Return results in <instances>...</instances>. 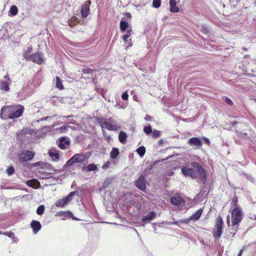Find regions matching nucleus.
I'll use <instances>...</instances> for the list:
<instances>
[{
  "instance_id": "56",
  "label": "nucleus",
  "mask_w": 256,
  "mask_h": 256,
  "mask_svg": "<svg viewBox=\"0 0 256 256\" xmlns=\"http://www.w3.org/2000/svg\"><path fill=\"white\" fill-rule=\"evenodd\" d=\"M140 207V204L138 203V210Z\"/></svg>"
},
{
  "instance_id": "13",
  "label": "nucleus",
  "mask_w": 256,
  "mask_h": 256,
  "mask_svg": "<svg viewBox=\"0 0 256 256\" xmlns=\"http://www.w3.org/2000/svg\"><path fill=\"white\" fill-rule=\"evenodd\" d=\"M4 79V81H0V89L2 90L8 91L9 90V85L10 83L8 76H5Z\"/></svg>"
},
{
  "instance_id": "30",
  "label": "nucleus",
  "mask_w": 256,
  "mask_h": 256,
  "mask_svg": "<svg viewBox=\"0 0 256 256\" xmlns=\"http://www.w3.org/2000/svg\"><path fill=\"white\" fill-rule=\"evenodd\" d=\"M86 170L88 172L98 170L97 166L94 164H90L87 166Z\"/></svg>"
},
{
  "instance_id": "20",
  "label": "nucleus",
  "mask_w": 256,
  "mask_h": 256,
  "mask_svg": "<svg viewBox=\"0 0 256 256\" xmlns=\"http://www.w3.org/2000/svg\"><path fill=\"white\" fill-rule=\"evenodd\" d=\"M130 28L128 22L122 20H121L120 22V30L122 32H123L126 31V30H128Z\"/></svg>"
},
{
  "instance_id": "42",
  "label": "nucleus",
  "mask_w": 256,
  "mask_h": 256,
  "mask_svg": "<svg viewBox=\"0 0 256 256\" xmlns=\"http://www.w3.org/2000/svg\"><path fill=\"white\" fill-rule=\"evenodd\" d=\"M152 136L154 138H158L160 136V132L158 130H154L152 132Z\"/></svg>"
},
{
  "instance_id": "8",
  "label": "nucleus",
  "mask_w": 256,
  "mask_h": 256,
  "mask_svg": "<svg viewBox=\"0 0 256 256\" xmlns=\"http://www.w3.org/2000/svg\"><path fill=\"white\" fill-rule=\"evenodd\" d=\"M0 117L3 120L12 119L11 106H3L2 108Z\"/></svg>"
},
{
  "instance_id": "9",
  "label": "nucleus",
  "mask_w": 256,
  "mask_h": 256,
  "mask_svg": "<svg viewBox=\"0 0 256 256\" xmlns=\"http://www.w3.org/2000/svg\"><path fill=\"white\" fill-rule=\"evenodd\" d=\"M170 201L173 204L178 206L180 209H182L184 206V200L179 195H176L171 198Z\"/></svg>"
},
{
  "instance_id": "18",
  "label": "nucleus",
  "mask_w": 256,
  "mask_h": 256,
  "mask_svg": "<svg viewBox=\"0 0 256 256\" xmlns=\"http://www.w3.org/2000/svg\"><path fill=\"white\" fill-rule=\"evenodd\" d=\"M170 12L175 13L179 12V8L176 6V0H170Z\"/></svg>"
},
{
  "instance_id": "47",
  "label": "nucleus",
  "mask_w": 256,
  "mask_h": 256,
  "mask_svg": "<svg viewBox=\"0 0 256 256\" xmlns=\"http://www.w3.org/2000/svg\"><path fill=\"white\" fill-rule=\"evenodd\" d=\"M151 119H152L151 116H150L148 114L146 115L144 118V120L147 121H150L151 120Z\"/></svg>"
},
{
  "instance_id": "22",
  "label": "nucleus",
  "mask_w": 256,
  "mask_h": 256,
  "mask_svg": "<svg viewBox=\"0 0 256 256\" xmlns=\"http://www.w3.org/2000/svg\"><path fill=\"white\" fill-rule=\"evenodd\" d=\"M26 184L28 186L36 188L37 187L38 185L40 184V183L36 179H32V180H28L26 182Z\"/></svg>"
},
{
  "instance_id": "16",
  "label": "nucleus",
  "mask_w": 256,
  "mask_h": 256,
  "mask_svg": "<svg viewBox=\"0 0 256 256\" xmlns=\"http://www.w3.org/2000/svg\"><path fill=\"white\" fill-rule=\"evenodd\" d=\"M30 226L34 234H36L42 228V225L40 222L35 220H32Z\"/></svg>"
},
{
  "instance_id": "6",
  "label": "nucleus",
  "mask_w": 256,
  "mask_h": 256,
  "mask_svg": "<svg viewBox=\"0 0 256 256\" xmlns=\"http://www.w3.org/2000/svg\"><path fill=\"white\" fill-rule=\"evenodd\" d=\"M34 156V152L30 150H23L18 154V158L21 162H24L31 160Z\"/></svg>"
},
{
  "instance_id": "55",
  "label": "nucleus",
  "mask_w": 256,
  "mask_h": 256,
  "mask_svg": "<svg viewBox=\"0 0 256 256\" xmlns=\"http://www.w3.org/2000/svg\"><path fill=\"white\" fill-rule=\"evenodd\" d=\"M132 46V43H131V42H130L128 43V46L127 47H128V46Z\"/></svg>"
},
{
  "instance_id": "57",
  "label": "nucleus",
  "mask_w": 256,
  "mask_h": 256,
  "mask_svg": "<svg viewBox=\"0 0 256 256\" xmlns=\"http://www.w3.org/2000/svg\"><path fill=\"white\" fill-rule=\"evenodd\" d=\"M71 116H62V118H70V117H71Z\"/></svg>"
},
{
  "instance_id": "34",
  "label": "nucleus",
  "mask_w": 256,
  "mask_h": 256,
  "mask_svg": "<svg viewBox=\"0 0 256 256\" xmlns=\"http://www.w3.org/2000/svg\"><path fill=\"white\" fill-rule=\"evenodd\" d=\"M32 48H28V50L26 52H24L23 54V56L26 60H30V53L31 52Z\"/></svg>"
},
{
  "instance_id": "53",
  "label": "nucleus",
  "mask_w": 256,
  "mask_h": 256,
  "mask_svg": "<svg viewBox=\"0 0 256 256\" xmlns=\"http://www.w3.org/2000/svg\"><path fill=\"white\" fill-rule=\"evenodd\" d=\"M66 214V212H60L59 213V214H60V216H64V214Z\"/></svg>"
},
{
  "instance_id": "37",
  "label": "nucleus",
  "mask_w": 256,
  "mask_h": 256,
  "mask_svg": "<svg viewBox=\"0 0 256 256\" xmlns=\"http://www.w3.org/2000/svg\"><path fill=\"white\" fill-rule=\"evenodd\" d=\"M144 132L147 134H148L152 132V129L150 126H145L144 128Z\"/></svg>"
},
{
  "instance_id": "29",
  "label": "nucleus",
  "mask_w": 256,
  "mask_h": 256,
  "mask_svg": "<svg viewBox=\"0 0 256 256\" xmlns=\"http://www.w3.org/2000/svg\"><path fill=\"white\" fill-rule=\"evenodd\" d=\"M18 8L16 6H12L10 10L9 13L10 15L15 16L18 13Z\"/></svg>"
},
{
  "instance_id": "52",
  "label": "nucleus",
  "mask_w": 256,
  "mask_h": 256,
  "mask_svg": "<svg viewBox=\"0 0 256 256\" xmlns=\"http://www.w3.org/2000/svg\"><path fill=\"white\" fill-rule=\"evenodd\" d=\"M242 250H240V252H239V253L238 254L237 256H242Z\"/></svg>"
},
{
  "instance_id": "48",
  "label": "nucleus",
  "mask_w": 256,
  "mask_h": 256,
  "mask_svg": "<svg viewBox=\"0 0 256 256\" xmlns=\"http://www.w3.org/2000/svg\"><path fill=\"white\" fill-rule=\"evenodd\" d=\"M204 142L206 144H208V146L210 144V140L208 138H204Z\"/></svg>"
},
{
  "instance_id": "10",
  "label": "nucleus",
  "mask_w": 256,
  "mask_h": 256,
  "mask_svg": "<svg viewBox=\"0 0 256 256\" xmlns=\"http://www.w3.org/2000/svg\"><path fill=\"white\" fill-rule=\"evenodd\" d=\"M30 60H32L34 62L38 64H42L44 62V60L41 52H37L34 54L30 55Z\"/></svg>"
},
{
  "instance_id": "12",
  "label": "nucleus",
  "mask_w": 256,
  "mask_h": 256,
  "mask_svg": "<svg viewBox=\"0 0 256 256\" xmlns=\"http://www.w3.org/2000/svg\"><path fill=\"white\" fill-rule=\"evenodd\" d=\"M91 3V1L88 0L82 6L81 14L82 18H86L90 12V6Z\"/></svg>"
},
{
  "instance_id": "58",
  "label": "nucleus",
  "mask_w": 256,
  "mask_h": 256,
  "mask_svg": "<svg viewBox=\"0 0 256 256\" xmlns=\"http://www.w3.org/2000/svg\"><path fill=\"white\" fill-rule=\"evenodd\" d=\"M104 187H106L107 186H108V184H106V182H105L104 184Z\"/></svg>"
},
{
  "instance_id": "59",
  "label": "nucleus",
  "mask_w": 256,
  "mask_h": 256,
  "mask_svg": "<svg viewBox=\"0 0 256 256\" xmlns=\"http://www.w3.org/2000/svg\"><path fill=\"white\" fill-rule=\"evenodd\" d=\"M187 219H188V218H186V219L184 220V222L186 223H188V222H188V220H187Z\"/></svg>"
},
{
  "instance_id": "31",
  "label": "nucleus",
  "mask_w": 256,
  "mask_h": 256,
  "mask_svg": "<svg viewBox=\"0 0 256 256\" xmlns=\"http://www.w3.org/2000/svg\"><path fill=\"white\" fill-rule=\"evenodd\" d=\"M137 152L140 157H142L145 154L146 148L144 146H140L136 150Z\"/></svg>"
},
{
  "instance_id": "39",
  "label": "nucleus",
  "mask_w": 256,
  "mask_h": 256,
  "mask_svg": "<svg viewBox=\"0 0 256 256\" xmlns=\"http://www.w3.org/2000/svg\"><path fill=\"white\" fill-rule=\"evenodd\" d=\"M6 172L9 176L12 175L14 172V168L12 166L9 167L6 170Z\"/></svg>"
},
{
  "instance_id": "24",
  "label": "nucleus",
  "mask_w": 256,
  "mask_h": 256,
  "mask_svg": "<svg viewBox=\"0 0 256 256\" xmlns=\"http://www.w3.org/2000/svg\"><path fill=\"white\" fill-rule=\"evenodd\" d=\"M119 154V150L118 148H113L110 152V156L112 159L116 158Z\"/></svg>"
},
{
  "instance_id": "23",
  "label": "nucleus",
  "mask_w": 256,
  "mask_h": 256,
  "mask_svg": "<svg viewBox=\"0 0 256 256\" xmlns=\"http://www.w3.org/2000/svg\"><path fill=\"white\" fill-rule=\"evenodd\" d=\"M132 32V30L130 28L127 30L126 34L122 36V38L125 42H128V40H131L130 36H131Z\"/></svg>"
},
{
  "instance_id": "49",
  "label": "nucleus",
  "mask_w": 256,
  "mask_h": 256,
  "mask_svg": "<svg viewBox=\"0 0 256 256\" xmlns=\"http://www.w3.org/2000/svg\"><path fill=\"white\" fill-rule=\"evenodd\" d=\"M66 122L67 124H74V120H66Z\"/></svg>"
},
{
  "instance_id": "61",
  "label": "nucleus",
  "mask_w": 256,
  "mask_h": 256,
  "mask_svg": "<svg viewBox=\"0 0 256 256\" xmlns=\"http://www.w3.org/2000/svg\"><path fill=\"white\" fill-rule=\"evenodd\" d=\"M38 162H36V164H36V166L38 165Z\"/></svg>"
},
{
  "instance_id": "38",
  "label": "nucleus",
  "mask_w": 256,
  "mask_h": 256,
  "mask_svg": "<svg viewBox=\"0 0 256 256\" xmlns=\"http://www.w3.org/2000/svg\"><path fill=\"white\" fill-rule=\"evenodd\" d=\"M33 132V130L30 128H24L22 130L20 133L22 134H26V133L32 134Z\"/></svg>"
},
{
  "instance_id": "7",
  "label": "nucleus",
  "mask_w": 256,
  "mask_h": 256,
  "mask_svg": "<svg viewBox=\"0 0 256 256\" xmlns=\"http://www.w3.org/2000/svg\"><path fill=\"white\" fill-rule=\"evenodd\" d=\"M222 226L223 221L222 218L220 217L218 218L215 226V229L214 232V236L215 238H218L220 237L222 235Z\"/></svg>"
},
{
  "instance_id": "14",
  "label": "nucleus",
  "mask_w": 256,
  "mask_h": 256,
  "mask_svg": "<svg viewBox=\"0 0 256 256\" xmlns=\"http://www.w3.org/2000/svg\"><path fill=\"white\" fill-rule=\"evenodd\" d=\"M188 144L191 146H196L199 148L202 146V142L198 138H192L188 142Z\"/></svg>"
},
{
  "instance_id": "4",
  "label": "nucleus",
  "mask_w": 256,
  "mask_h": 256,
  "mask_svg": "<svg viewBox=\"0 0 256 256\" xmlns=\"http://www.w3.org/2000/svg\"><path fill=\"white\" fill-rule=\"evenodd\" d=\"M100 125L102 128H106L108 130H116L120 128L116 122L112 118L106 119L102 121Z\"/></svg>"
},
{
  "instance_id": "35",
  "label": "nucleus",
  "mask_w": 256,
  "mask_h": 256,
  "mask_svg": "<svg viewBox=\"0 0 256 256\" xmlns=\"http://www.w3.org/2000/svg\"><path fill=\"white\" fill-rule=\"evenodd\" d=\"M161 5V0H153L152 6L155 8H158Z\"/></svg>"
},
{
  "instance_id": "36",
  "label": "nucleus",
  "mask_w": 256,
  "mask_h": 256,
  "mask_svg": "<svg viewBox=\"0 0 256 256\" xmlns=\"http://www.w3.org/2000/svg\"><path fill=\"white\" fill-rule=\"evenodd\" d=\"M44 206H40L38 207L37 210H36V213L38 215H42L44 214Z\"/></svg>"
},
{
  "instance_id": "41",
  "label": "nucleus",
  "mask_w": 256,
  "mask_h": 256,
  "mask_svg": "<svg viewBox=\"0 0 256 256\" xmlns=\"http://www.w3.org/2000/svg\"><path fill=\"white\" fill-rule=\"evenodd\" d=\"M122 100H128V94L127 92H124L122 93Z\"/></svg>"
},
{
  "instance_id": "1",
  "label": "nucleus",
  "mask_w": 256,
  "mask_h": 256,
  "mask_svg": "<svg viewBox=\"0 0 256 256\" xmlns=\"http://www.w3.org/2000/svg\"><path fill=\"white\" fill-rule=\"evenodd\" d=\"M182 172L185 176H190L192 178H198L203 182L206 180L204 169L198 162H192L182 168Z\"/></svg>"
},
{
  "instance_id": "5",
  "label": "nucleus",
  "mask_w": 256,
  "mask_h": 256,
  "mask_svg": "<svg viewBox=\"0 0 256 256\" xmlns=\"http://www.w3.org/2000/svg\"><path fill=\"white\" fill-rule=\"evenodd\" d=\"M12 116V119L18 118L20 116L24 110V106L21 105H13L11 106Z\"/></svg>"
},
{
  "instance_id": "15",
  "label": "nucleus",
  "mask_w": 256,
  "mask_h": 256,
  "mask_svg": "<svg viewBox=\"0 0 256 256\" xmlns=\"http://www.w3.org/2000/svg\"><path fill=\"white\" fill-rule=\"evenodd\" d=\"M203 212V210L202 208L198 209L194 214H192L189 218H188V222H189L190 220L196 221L198 220Z\"/></svg>"
},
{
  "instance_id": "60",
  "label": "nucleus",
  "mask_w": 256,
  "mask_h": 256,
  "mask_svg": "<svg viewBox=\"0 0 256 256\" xmlns=\"http://www.w3.org/2000/svg\"><path fill=\"white\" fill-rule=\"evenodd\" d=\"M56 126V124H53V128H54Z\"/></svg>"
},
{
  "instance_id": "21",
  "label": "nucleus",
  "mask_w": 256,
  "mask_h": 256,
  "mask_svg": "<svg viewBox=\"0 0 256 256\" xmlns=\"http://www.w3.org/2000/svg\"><path fill=\"white\" fill-rule=\"evenodd\" d=\"M69 128H70L69 126L66 125L60 128H54V130L57 134H63L66 132Z\"/></svg>"
},
{
  "instance_id": "3",
  "label": "nucleus",
  "mask_w": 256,
  "mask_h": 256,
  "mask_svg": "<svg viewBox=\"0 0 256 256\" xmlns=\"http://www.w3.org/2000/svg\"><path fill=\"white\" fill-rule=\"evenodd\" d=\"M88 158L86 154H77L71 158L66 164V166H70L76 162H82Z\"/></svg>"
},
{
  "instance_id": "46",
  "label": "nucleus",
  "mask_w": 256,
  "mask_h": 256,
  "mask_svg": "<svg viewBox=\"0 0 256 256\" xmlns=\"http://www.w3.org/2000/svg\"><path fill=\"white\" fill-rule=\"evenodd\" d=\"M55 116H54H54H46V117H45V118H41V119H40V120H41V121H42V120H48L49 118H52L54 117Z\"/></svg>"
},
{
  "instance_id": "2",
  "label": "nucleus",
  "mask_w": 256,
  "mask_h": 256,
  "mask_svg": "<svg viewBox=\"0 0 256 256\" xmlns=\"http://www.w3.org/2000/svg\"><path fill=\"white\" fill-rule=\"evenodd\" d=\"M242 209L236 205V208L232 212V226L236 228H238L239 224L242 219Z\"/></svg>"
},
{
  "instance_id": "25",
  "label": "nucleus",
  "mask_w": 256,
  "mask_h": 256,
  "mask_svg": "<svg viewBox=\"0 0 256 256\" xmlns=\"http://www.w3.org/2000/svg\"><path fill=\"white\" fill-rule=\"evenodd\" d=\"M80 22V20L76 17H72L70 20L68 21V24L70 26H72L75 24L78 23Z\"/></svg>"
},
{
  "instance_id": "28",
  "label": "nucleus",
  "mask_w": 256,
  "mask_h": 256,
  "mask_svg": "<svg viewBox=\"0 0 256 256\" xmlns=\"http://www.w3.org/2000/svg\"><path fill=\"white\" fill-rule=\"evenodd\" d=\"M68 203L66 202V200H64V198H62L60 200H58V201H57L56 203H55V204L56 206L58 207H62L64 206L65 204H66Z\"/></svg>"
},
{
  "instance_id": "32",
  "label": "nucleus",
  "mask_w": 256,
  "mask_h": 256,
  "mask_svg": "<svg viewBox=\"0 0 256 256\" xmlns=\"http://www.w3.org/2000/svg\"><path fill=\"white\" fill-rule=\"evenodd\" d=\"M56 86L60 90H62L64 88V86L60 78L58 76H56Z\"/></svg>"
},
{
  "instance_id": "27",
  "label": "nucleus",
  "mask_w": 256,
  "mask_h": 256,
  "mask_svg": "<svg viewBox=\"0 0 256 256\" xmlns=\"http://www.w3.org/2000/svg\"><path fill=\"white\" fill-rule=\"evenodd\" d=\"M48 154L54 160H58L60 158L58 152L55 150H51Z\"/></svg>"
},
{
  "instance_id": "33",
  "label": "nucleus",
  "mask_w": 256,
  "mask_h": 256,
  "mask_svg": "<svg viewBox=\"0 0 256 256\" xmlns=\"http://www.w3.org/2000/svg\"><path fill=\"white\" fill-rule=\"evenodd\" d=\"M75 192H70L66 198H64L66 201V202L68 203L71 200L72 198L76 194Z\"/></svg>"
},
{
  "instance_id": "51",
  "label": "nucleus",
  "mask_w": 256,
  "mask_h": 256,
  "mask_svg": "<svg viewBox=\"0 0 256 256\" xmlns=\"http://www.w3.org/2000/svg\"><path fill=\"white\" fill-rule=\"evenodd\" d=\"M227 223L228 224V226H229L230 225V216H228L227 217Z\"/></svg>"
},
{
  "instance_id": "45",
  "label": "nucleus",
  "mask_w": 256,
  "mask_h": 256,
  "mask_svg": "<svg viewBox=\"0 0 256 256\" xmlns=\"http://www.w3.org/2000/svg\"><path fill=\"white\" fill-rule=\"evenodd\" d=\"M44 132H48L51 130V128L50 126H46L42 129Z\"/></svg>"
},
{
  "instance_id": "26",
  "label": "nucleus",
  "mask_w": 256,
  "mask_h": 256,
  "mask_svg": "<svg viewBox=\"0 0 256 256\" xmlns=\"http://www.w3.org/2000/svg\"><path fill=\"white\" fill-rule=\"evenodd\" d=\"M126 138H127V136L125 132H120V133L119 134L118 138H119L120 142L121 143L124 144L126 140Z\"/></svg>"
},
{
  "instance_id": "19",
  "label": "nucleus",
  "mask_w": 256,
  "mask_h": 256,
  "mask_svg": "<svg viewBox=\"0 0 256 256\" xmlns=\"http://www.w3.org/2000/svg\"><path fill=\"white\" fill-rule=\"evenodd\" d=\"M69 142L64 138H62L60 140V141L58 144V146L62 150H64L66 148V145L68 144Z\"/></svg>"
},
{
  "instance_id": "43",
  "label": "nucleus",
  "mask_w": 256,
  "mask_h": 256,
  "mask_svg": "<svg viewBox=\"0 0 256 256\" xmlns=\"http://www.w3.org/2000/svg\"><path fill=\"white\" fill-rule=\"evenodd\" d=\"M4 235L7 236H8L12 238H14V234L12 232H5L4 233Z\"/></svg>"
},
{
  "instance_id": "11",
  "label": "nucleus",
  "mask_w": 256,
  "mask_h": 256,
  "mask_svg": "<svg viewBox=\"0 0 256 256\" xmlns=\"http://www.w3.org/2000/svg\"><path fill=\"white\" fill-rule=\"evenodd\" d=\"M136 185L138 188L144 191L146 190V180L144 176L140 175L136 182Z\"/></svg>"
},
{
  "instance_id": "44",
  "label": "nucleus",
  "mask_w": 256,
  "mask_h": 256,
  "mask_svg": "<svg viewBox=\"0 0 256 256\" xmlns=\"http://www.w3.org/2000/svg\"><path fill=\"white\" fill-rule=\"evenodd\" d=\"M224 102L230 106H232V101L229 98H224Z\"/></svg>"
},
{
  "instance_id": "17",
  "label": "nucleus",
  "mask_w": 256,
  "mask_h": 256,
  "mask_svg": "<svg viewBox=\"0 0 256 256\" xmlns=\"http://www.w3.org/2000/svg\"><path fill=\"white\" fill-rule=\"evenodd\" d=\"M156 216V214L154 212H150L148 214L142 218V220L145 223L150 222Z\"/></svg>"
},
{
  "instance_id": "50",
  "label": "nucleus",
  "mask_w": 256,
  "mask_h": 256,
  "mask_svg": "<svg viewBox=\"0 0 256 256\" xmlns=\"http://www.w3.org/2000/svg\"><path fill=\"white\" fill-rule=\"evenodd\" d=\"M168 175L169 176H172V175L174 174V172H172V171H170V172H168Z\"/></svg>"
},
{
  "instance_id": "40",
  "label": "nucleus",
  "mask_w": 256,
  "mask_h": 256,
  "mask_svg": "<svg viewBox=\"0 0 256 256\" xmlns=\"http://www.w3.org/2000/svg\"><path fill=\"white\" fill-rule=\"evenodd\" d=\"M112 162L110 161H108L102 166V169H106L110 166Z\"/></svg>"
},
{
  "instance_id": "54",
  "label": "nucleus",
  "mask_w": 256,
  "mask_h": 256,
  "mask_svg": "<svg viewBox=\"0 0 256 256\" xmlns=\"http://www.w3.org/2000/svg\"><path fill=\"white\" fill-rule=\"evenodd\" d=\"M126 15H127V16L128 18H130L131 17L130 14V13H128V12L126 13Z\"/></svg>"
}]
</instances>
